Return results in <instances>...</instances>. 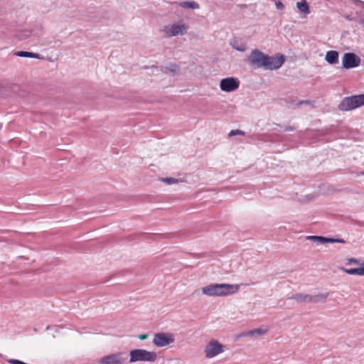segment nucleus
Listing matches in <instances>:
<instances>
[{
    "mask_svg": "<svg viewBox=\"0 0 364 364\" xmlns=\"http://www.w3.org/2000/svg\"><path fill=\"white\" fill-rule=\"evenodd\" d=\"M247 60L251 65L270 70L279 69L284 63L283 55L279 57L269 56L258 49L252 50Z\"/></svg>",
    "mask_w": 364,
    "mask_h": 364,
    "instance_id": "f257e3e1",
    "label": "nucleus"
},
{
    "mask_svg": "<svg viewBox=\"0 0 364 364\" xmlns=\"http://www.w3.org/2000/svg\"><path fill=\"white\" fill-rule=\"evenodd\" d=\"M240 289L238 284H210L201 289L202 293L208 296H227L237 293Z\"/></svg>",
    "mask_w": 364,
    "mask_h": 364,
    "instance_id": "f03ea898",
    "label": "nucleus"
},
{
    "mask_svg": "<svg viewBox=\"0 0 364 364\" xmlns=\"http://www.w3.org/2000/svg\"><path fill=\"white\" fill-rule=\"evenodd\" d=\"M157 359V354L142 348L133 349L129 351V363L150 362L154 363Z\"/></svg>",
    "mask_w": 364,
    "mask_h": 364,
    "instance_id": "7ed1b4c3",
    "label": "nucleus"
},
{
    "mask_svg": "<svg viewBox=\"0 0 364 364\" xmlns=\"http://www.w3.org/2000/svg\"><path fill=\"white\" fill-rule=\"evenodd\" d=\"M363 105H364V94L344 97L338 108L340 111L347 112Z\"/></svg>",
    "mask_w": 364,
    "mask_h": 364,
    "instance_id": "20e7f679",
    "label": "nucleus"
},
{
    "mask_svg": "<svg viewBox=\"0 0 364 364\" xmlns=\"http://www.w3.org/2000/svg\"><path fill=\"white\" fill-rule=\"evenodd\" d=\"M328 296V293L318 294L311 296L307 294L299 293L289 297V299L295 300L298 303H318L325 301Z\"/></svg>",
    "mask_w": 364,
    "mask_h": 364,
    "instance_id": "39448f33",
    "label": "nucleus"
},
{
    "mask_svg": "<svg viewBox=\"0 0 364 364\" xmlns=\"http://www.w3.org/2000/svg\"><path fill=\"white\" fill-rule=\"evenodd\" d=\"M225 346L217 340H210L205 347L204 353L207 358H212L225 351Z\"/></svg>",
    "mask_w": 364,
    "mask_h": 364,
    "instance_id": "423d86ee",
    "label": "nucleus"
},
{
    "mask_svg": "<svg viewBox=\"0 0 364 364\" xmlns=\"http://www.w3.org/2000/svg\"><path fill=\"white\" fill-rule=\"evenodd\" d=\"M175 341L174 336L170 333H156L154 335L152 343L157 347H164Z\"/></svg>",
    "mask_w": 364,
    "mask_h": 364,
    "instance_id": "0eeeda50",
    "label": "nucleus"
},
{
    "mask_svg": "<svg viewBox=\"0 0 364 364\" xmlns=\"http://www.w3.org/2000/svg\"><path fill=\"white\" fill-rule=\"evenodd\" d=\"M360 58L353 53H346L342 58L343 68L345 69L354 68L360 65Z\"/></svg>",
    "mask_w": 364,
    "mask_h": 364,
    "instance_id": "6e6552de",
    "label": "nucleus"
},
{
    "mask_svg": "<svg viewBox=\"0 0 364 364\" xmlns=\"http://www.w3.org/2000/svg\"><path fill=\"white\" fill-rule=\"evenodd\" d=\"M123 355V353L118 352L103 356L99 360V364H124L126 358Z\"/></svg>",
    "mask_w": 364,
    "mask_h": 364,
    "instance_id": "1a4fd4ad",
    "label": "nucleus"
},
{
    "mask_svg": "<svg viewBox=\"0 0 364 364\" xmlns=\"http://www.w3.org/2000/svg\"><path fill=\"white\" fill-rule=\"evenodd\" d=\"M240 86V82L235 77H226L220 80V87L222 91L231 92L236 90Z\"/></svg>",
    "mask_w": 364,
    "mask_h": 364,
    "instance_id": "9d476101",
    "label": "nucleus"
},
{
    "mask_svg": "<svg viewBox=\"0 0 364 364\" xmlns=\"http://www.w3.org/2000/svg\"><path fill=\"white\" fill-rule=\"evenodd\" d=\"M186 31L185 24H172L165 26L164 31L168 37H173L178 35H183Z\"/></svg>",
    "mask_w": 364,
    "mask_h": 364,
    "instance_id": "9b49d317",
    "label": "nucleus"
},
{
    "mask_svg": "<svg viewBox=\"0 0 364 364\" xmlns=\"http://www.w3.org/2000/svg\"><path fill=\"white\" fill-rule=\"evenodd\" d=\"M325 59L329 64H336L338 62V52L336 50L328 51L326 54Z\"/></svg>",
    "mask_w": 364,
    "mask_h": 364,
    "instance_id": "f8f14e48",
    "label": "nucleus"
},
{
    "mask_svg": "<svg viewBox=\"0 0 364 364\" xmlns=\"http://www.w3.org/2000/svg\"><path fill=\"white\" fill-rule=\"evenodd\" d=\"M341 270L350 275L364 276V267L350 269L341 267Z\"/></svg>",
    "mask_w": 364,
    "mask_h": 364,
    "instance_id": "ddd939ff",
    "label": "nucleus"
},
{
    "mask_svg": "<svg viewBox=\"0 0 364 364\" xmlns=\"http://www.w3.org/2000/svg\"><path fill=\"white\" fill-rule=\"evenodd\" d=\"M15 55L23 58H32L37 59H43L40 54L28 51H18L14 53Z\"/></svg>",
    "mask_w": 364,
    "mask_h": 364,
    "instance_id": "4468645a",
    "label": "nucleus"
},
{
    "mask_svg": "<svg viewBox=\"0 0 364 364\" xmlns=\"http://www.w3.org/2000/svg\"><path fill=\"white\" fill-rule=\"evenodd\" d=\"M296 7L299 11L304 15H308L311 12L309 4L306 0H302L300 2H297Z\"/></svg>",
    "mask_w": 364,
    "mask_h": 364,
    "instance_id": "2eb2a0df",
    "label": "nucleus"
},
{
    "mask_svg": "<svg viewBox=\"0 0 364 364\" xmlns=\"http://www.w3.org/2000/svg\"><path fill=\"white\" fill-rule=\"evenodd\" d=\"M179 70V66L175 63H169L163 67L162 70L165 73L174 75Z\"/></svg>",
    "mask_w": 364,
    "mask_h": 364,
    "instance_id": "dca6fc26",
    "label": "nucleus"
},
{
    "mask_svg": "<svg viewBox=\"0 0 364 364\" xmlns=\"http://www.w3.org/2000/svg\"><path fill=\"white\" fill-rule=\"evenodd\" d=\"M178 4L181 7L190 9H193V10L198 9L200 7L199 4L194 1H182V2H180Z\"/></svg>",
    "mask_w": 364,
    "mask_h": 364,
    "instance_id": "f3484780",
    "label": "nucleus"
},
{
    "mask_svg": "<svg viewBox=\"0 0 364 364\" xmlns=\"http://www.w3.org/2000/svg\"><path fill=\"white\" fill-rule=\"evenodd\" d=\"M268 328H258L251 330V337H259L267 333Z\"/></svg>",
    "mask_w": 364,
    "mask_h": 364,
    "instance_id": "a211bd4d",
    "label": "nucleus"
},
{
    "mask_svg": "<svg viewBox=\"0 0 364 364\" xmlns=\"http://www.w3.org/2000/svg\"><path fill=\"white\" fill-rule=\"evenodd\" d=\"M232 46L234 49L240 52H244L247 50V46L243 43H239L235 41L233 43H232Z\"/></svg>",
    "mask_w": 364,
    "mask_h": 364,
    "instance_id": "6ab92c4d",
    "label": "nucleus"
},
{
    "mask_svg": "<svg viewBox=\"0 0 364 364\" xmlns=\"http://www.w3.org/2000/svg\"><path fill=\"white\" fill-rule=\"evenodd\" d=\"M325 243H346V241L343 239L326 237Z\"/></svg>",
    "mask_w": 364,
    "mask_h": 364,
    "instance_id": "aec40b11",
    "label": "nucleus"
},
{
    "mask_svg": "<svg viewBox=\"0 0 364 364\" xmlns=\"http://www.w3.org/2000/svg\"><path fill=\"white\" fill-rule=\"evenodd\" d=\"M161 181L165 182L167 184H169V185L173 184V183H176L178 182V179L172 178V177L163 178H161Z\"/></svg>",
    "mask_w": 364,
    "mask_h": 364,
    "instance_id": "412c9836",
    "label": "nucleus"
},
{
    "mask_svg": "<svg viewBox=\"0 0 364 364\" xmlns=\"http://www.w3.org/2000/svg\"><path fill=\"white\" fill-rule=\"evenodd\" d=\"M245 134V132L242 130H240V129H234V130H231L229 134H228V136H236V135H244Z\"/></svg>",
    "mask_w": 364,
    "mask_h": 364,
    "instance_id": "4be33fe9",
    "label": "nucleus"
},
{
    "mask_svg": "<svg viewBox=\"0 0 364 364\" xmlns=\"http://www.w3.org/2000/svg\"><path fill=\"white\" fill-rule=\"evenodd\" d=\"M251 336V330L245 331L235 336V339L237 340L242 337Z\"/></svg>",
    "mask_w": 364,
    "mask_h": 364,
    "instance_id": "5701e85b",
    "label": "nucleus"
},
{
    "mask_svg": "<svg viewBox=\"0 0 364 364\" xmlns=\"http://www.w3.org/2000/svg\"><path fill=\"white\" fill-rule=\"evenodd\" d=\"M360 264V260L355 258H349L347 259L346 264Z\"/></svg>",
    "mask_w": 364,
    "mask_h": 364,
    "instance_id": "b1692460",
    "label": "nucleus"
},
{
    "mask_svg": "<svg viewBox=\"0 0 364 364\" xmlns=\"http://www.w3.org/2000/svg\"><path fill=\"white\" fill-rule=\"evenodd\" d=\"M302 105H313L312 102L310 100H301L296 104V106L299 107Z\"/></svg>",
    "mask_w": 364,
    "mask_h": 364,
    "instance_id": "393cba45",
    "label": "nucleus"
},
{
    "mask_svg": "<svg viewBox=\"0 0 364 364\" xmlns=\"http://www.w3.org/2000/svg\"><path fill=\"white\" fill-rule=\"evenodd\" d=\"M275 6H276V8L278 9V10H284V5L282 4V2H281L279 0L277 1H275Z\"/></svg>",
    "mask_w": 364,
    "mask_h": 364,
    "instance_id": "a878e982",
    "label": "nucleus"
},
{
    "mask_svg": "<svg viewBox=\"0 0 364 364\" xmlns=\"http://www.w3.org/2000/svg\"><path fill=\"white\" fill-rule=\"evenodd\" d=\"M9 363H11V364H28L21 360H16V359H11L9 360Z\"/></svg>",
    "mask_w": 364,
    "mask_h": 364,
    "instance_id": "bb28decb",
    "label": "nucleus"
},
{
    "mask_svg": "<svg viewBox=\"0 0 364 364\" xmlns=\"http://www.w3.org/2000/svg\"><path fill=\"white\" fill-rule=\"evenodd\" d=\"M318 238L321 240H316L315 242L318 244H325L326 237L323 236H318Z\"/></svg>",
    "mask_w": 364,
    "mask_h": 364,
    "instance_id": "cd10ccee",
    "label": "nucleus"
},
{
    "mask_svg": "<svg viewBox=\"0 0 364 364\" xmlns=\"http://www.w3.org/2000/svg\"><path fill=\"white\" fill-rule=\"evenodd\" d=\"M295 129H296V127H294L293 126H288L284 129V132H292V131H294Z\"/></svg>",
    "mask_w": 364,
    "mask_h": 364,
    "instance_id": "c85d7f7f",
    "label": "nucleus"
},
{
    "mask_svg": "<svg viewBox=\"0 0 364 364\" xmlns=\"http://www.w3.org/2000/svg\"><path fill=\"white\" fill-rule=\"evenodd\" d=\"M307 239L308 240H312V241H316V240H321L320 238H318V236H308L307 237Z\"/></svg>",
    "mask_w": 364,
    "mask_h": 364,
    "instance_id": "c756f323",
    "label": "nucleus"
},
{
    "mask_svg": "<svg viewBox=\"0 0 364 364\" xmlns=\"http://www.w3.org/2000/svg\"><path fill=\"white\" fill-rule=\"evenodd\" d=\"M138 337L140 340H145L148 338V335L147 334H140Z\"/></svg>",
    "mask_w": 364,
    "mask_h": 364,
    "instance_id": "7c9ffc66",
    "label": "nucleus"
},
{
    "mask_svg": "<svg viewBox=\"0 0 364 364\" xmlns=\"http://www.w3.org/2000/svg\"><path fill=\"white\" fill-rule=\"evenodd\" d=\"M357 176H364V171H361L357 173Z\"/></svg>",
    "mask_w": 364,
    "mask_h": 364,
    "instance_id": "2f4dec72",
    "label": "nucleus"
},
{
    "mask_svg": "<svg viewBox=\"0 0 364 364\" xmlns=\"http://www.w3.org/2000/svg\"><path fill=\"white\" fill-rule=\"evenodd\" d=\"M360 24L364 27V19L360 21Z\"/></svg>",
    "mask_w": 364,
    "mask_h": 364,
    "instance_id": "473e14b6",
    "label": "nucleus"
},
{
    "mask_svg": "<svg viewBox=\"0 0 364 364\" xmlns=\"http://www.w3.org/2000/svg\"><path fill=\"white\" fill-rule=\"evenodd\" d=\"M2 128V125L0 124V129Z\"/></svg>",
    "mask_w": 364,
    "mask_h": 364,
    "instance_id": "72a5a7b5",
    "label": "nucleus"
}]
</instances>
